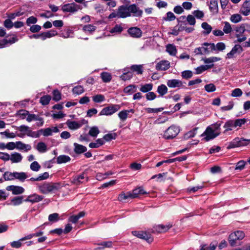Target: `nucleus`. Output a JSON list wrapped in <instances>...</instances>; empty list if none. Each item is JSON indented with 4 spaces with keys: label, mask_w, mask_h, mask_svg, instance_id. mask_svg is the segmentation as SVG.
Here are the masks:
<instances>
[{
    "label": "nucleus",
    "mask_w": 250,
    "mask_h": 250,
    "mask_svg": "<svg viewBox=\"0 0 250 250\" xmlns=\"http://www.w3.org/2000/svg\"><path fill=\"white\" fill-rule=\"evenodd\" d=\"M72 92L74 94L80 95L84 92V89L82 86L78 85L73 88Z\"/></svg>",
    "instance_id": "nucleus-62"
},
{
    "label": "nucleus",
    "mask_w": 250,
    "mask_h": 250,
    "mask_svg": "<svg viewBox=\"0 0 250 250\" xmlns=\"http://www.w3.org/2000/svg\"><path fill=\"white\" fill-rule=\"evenodd\" d=\"M124 92L127 95H131L136 91V86L133 84H130L124 89Z\"/></svg>",
    "instance_id": "nucleus-37"
},
{
    "label": "nucleus",
    "mask_w": 250,
    "mask_h": 250,
    "mask_svg": "<svg viewBox=\"0 0 250 250\" xmlns=\"http://www.w3.org/2000/svg\"><path fill=\"white\" fill-rule=\"evenodd\" d=\"M153 87L152 83H147L145 85H142L140 88V91L144 93H146L150 91Z\"/></svg>",
    "instance_id": "nucleus-48"
},
{
    "label": "nucleus",
    "mask_w": 250,
    "mask_h": 250,
    "mask_svg": "<svg viewBox=\"0 0 250 250\" xmlns=\"http://www.w3.org/2000/svg\"><path fill=\"white\" fill-rule=\"evenodd\" d=\"M127 32L131 37L135 38H140L142 35L141 30L137 27L129 28L127 30Z\"/></svg>",
    "instance_id": "nucleus-14"
},
{
    "label": "nucleus",
    "mask_w": 250,
    "mask_h": 250,
    "mask_svg": "<svg viewBox=\"0 0 250 250\" xmlns=\"http://www.w3.org/2000/svg\"><path fill=\"white\" fill-rule=\"evenodd\" d=\"M104 141L103 139H98L95 142L90 143L89 144V146L90 148H98L104 145Z\"/></svg>",
    "instance_id": "nucleus-39"
},
{
    "label": "nucleus",
    "mask_w": 250,
    "mask_h": 250,
    "mask_svg": "<svg viewBox=\"0 0 250 250\" xmlns=\"http://www.w3.org/2000/svg\"><path fill=\"white\" fill-rule=\"evenodd\" d=\"M85 215V212L81 211L77 215L71 216L68 219V221L73 224H76L80 218L84 217Z\"/></svg>",
    "instance_id": "nucleus-29"
},
{
    "label": "nucleus",
    "mask_w": 250,
    "mask_h": 250,
    "mask_svg": "<svg viewBox=\"0 0 250 250\" xmlns=\"http://www.w3.org/2000/svg\"><path fill=\"white\" fill-rule=\"evenodd\" d=\"M219 134V133L214 132V130L212 127L208 126L205 132L202 134L201 136L204 137V139L205 141H208L215 138Z\"/></svg>",
    "instance_id": "nucleus-5"
},
{
    "label": "nucleus",
    "mask_w": 250,
    "mask_h": 250,
    "mask_svg": "<svg viewBox=\"0 0 250 250\" xmlns=\"http://www.w3.org/2000/svg\"><path fill=\"white\" fill-rule=\"evenodd\" d=\"M179 126L172 125L169 126L164 132L163 138L166 139H171L175 138L179 133Z\"/></svg>",
    "instance_id": "nucleus-2"
},
{
    "label": "nucleus",
    "mask_w": 250,
    "mask_h": 250,
    "mask_svg": "<svg viewBox=\"0 0 250 250\" xmlns=\"http://www.w3.org/2000/svg\"><path fill=\"white\" fill-rule=\"evenodd\" d=\"M120 107L118 104H112L110 106L104 108L100 112L99 115L109 116L114 114L120 109Z\"/></svg>",
    "instance_id": "nucleus-4"
},
{
    "label": "nucleus",
    "mask_w": 250,
    "mask_h": 250,
    "mask_svg": "<svg viewBox=\"0 0 250 250\" xmlns=\"http://www.w3.org/2000/svg\"><path fill=\"white\" fill-rule=\"evenodd\" d=\"M66 124L69 128L72 130L77 129L80 128L82 125V124L79 123L76 121H72L69 120L67 121Z\"/></svg>",
    "instance_id": "nucleus-27"
},
{
    "label": "nucleus",
    "mask_w": 250,
    "mask_h": 250,
    "mask_svg": "<svg viewBox=\"0 0 250 250\" xmlns=\"http://www.w3.org/2000/svg\"><path fill=\"white\" fill-rule=\"evenodd\" d=\"M218 1L217 0H210L209 9L210 11L217 12L218 10Z\"/></svg>",
    "instance_id": "nucleus-51"
},
{
    "label": "nucleus",
    "mask_w": 250,
    "mask_h": 250,
    "mask_svg": "<svg viewBox=\"0 0 250 250\" xmlns=\"http://www.w3.org/2000/svg\"><path fill=\"white\" fill-rule=\"evenodd\" d=\"M23 197L22 196H16L10 199L8 205L17 206L22 204L23 202Z\"/></svg>",
    "instance_id": "nucleus-21"
},
{
    "label": "nucleus",
    "mask_w": 250,
    "mask_h": 250,
    "mask_svg": "<svg viewBox=\"0 0 250 250\" xmlns=\"http://www.w3.org/2000/svg\"><path fill=\"white\" fill-rule=\"evenodd\" d=\"M170 227L169 226L159 225L154 227L153 231L158 233H163L167 231Z\"/></svg>",
    "instance_id": "nucleus-28"
},
{
    "label": "nucleus",
    "mask_w": 250,
    "mask_h": 250,
    "mask_svg": "<svg viewBox=\"0 0 250 250\" xmlns=\"http://www.w3.org/2000/svg\"><path fill=\"white\" fill-rule=\"evenodd\" d=\"M129 192L131 193V199L137 198L139 195L147 194L142 187H139Z\"/></svg>",
    "instance_id": "nucleus-20"
},
{
    "label": "nucleus",
    "mask_w": 250,
    "mask_h": 250,
    "mask_svg": "<svg viewBox=\"0 0 250 250\" xmlns=\"http://www.w3.org/2000/svg\"><path fill=\"white\" fill-rule=\"evenodd\" d=\"M238 240L236 234L233 233H231L229 236V241L230 245L232 247L236 245V241Z\"/></svg>",
    "instance_id": "nucleus-46"
},
{
    "label": "nucleus",
    "mask_w": 250,
    "mask_h": 250,
    "mask_svg": "<svg viewBox=\"0 0 250 250\" xmlns=\"http://www.w3.org/2000/svg\"><path fill=\"white\" fill-rule=\"evenodd\" d=\"M201 27L204 30L203 34L205 35L209 34L212 30L211 26L206 22H203Z\"/></svg>",
    "instance_id": "nucleus-42"
},
{
    "label": "nucleus",
    "mask_w": 250,
    "mask_h": 250,
    "mask_svg": "<svg viewBox=\"0 0 250 250\" xmlns=\"http://www.w3.org/2000/svg\"><path fill=\"white\" fill-rule=\"evenodd\" d=\"M242 46L239 44H236L232 48L231 50L227 54L226 58H233L237 53L240 54L243 51Z\"/></svg>",
    "instance_id": "nucleus-13"
},
{
    "label": "nucleus",
    "mask_w": 250,
    "mask_h": 250,
    "mask_svg": "<svg viewBox=\"0 0 250 250\" xmlns=\"http://www.w3.org/2000/svg\"><path fill=\"white\" fill-rule=\"evenodd\" d=\"M81 9V6L74 2L64 4L62 7L64 12L75 13Z\"/></svg>",
    "instance_id": "nucleus-6"
},
{
    "label": "nucleus",
    "mask_w": 250,
    "mask_h": 250,
    "mask_svg": "<svg viewBox=\"0 0 250 250\" xmlns=\"http://www.w3.org/2000/svg\"><path fill=\"white\" fill-rule=\"evenodd\" d=\"M101 77L103 80V81L104 83L109 82L112 79L111 75L106 72H102L101 74Z\"/></svg>",
    "instance_id": "nucleus-43"
},
{
    "label": "nucleus",
    "mask_w": 250,
    "mask_h": 250,
    "mask_svg": "<svg viewBox=\"0 0 250 250\" xmlns=\"http://www.w3.org/2000/svg\"><path fill=\"white\" fill-rule=\"evenodd\" d=\"M224 26L223 28V32L226 34L230 33L232 31V28L230 23L227 21L224 22Z\"/></svg>",
    "instance_id": "nucleus-63"
},
{
    "label": "nucleus",
    "mask_w": 250,
    "mask_h": 250,
    "mask_svg": "<svg viewBox=\"0 0 250 250\" xmlns=\"http://www.w3.org/2000/svg\"><path fill=\"white\" fill-rule=\"evenodd\" d=\"M17 39L16 36L12 37L11 39H4L0 41V48H3L6 46V44L9 43L10 44L15 43L17 41Z\"/></svg>",
    "instance_id": "nucleus-30"
},
{
    "label": "nucleus",
    "mask_w": 250,
    "mask_h": 250,
    "mask_svg": "<svg viewBox=\"0 0 250 250\" xmlns=\"http://www.w3.org/2000/svg\"><path fill=\"white\" fill-rule=\"evenodd\" d=\"M41 166L37 161H34L30 165V169L35 172H38L41 169Z\"/></svg>",
    "instance_id": "nucleus-54"
},
{
    "label": "nucleus",
    "mask_w": 250,
    "mask_h": 250,
    "mask_svg": "<svg viewBox=\"0 0 250 250\" xmlns=\"http://www.w3.org/2000/svg\"><path fill=\"white\" fill-rule=\"evenodd\" d=\"M203 60L205 63H212L214 62L220 61L221 58L217 57H211L203 59Z\"/></svg>",
    "instance_id": "nucleus-50"
},
{
    "label": "nucleus",
    "mask_w": 250,
    "mask_h": 250,
    "mask_svg": "<svg viewBox=\"0 0 250 250\" xmlns=\"http://www.w3.org/2000/svg\"><path fill=\"white\" fill-rule=\"evenodd\" d=\"M235 127H241L243 125H244L247 121V120L245 118L243 119H237L235 120H233Z\"/></svg>",
    "instance_id": "nucleus-57"
},
{
    "label": "nucleus",
    "mask_w": 250,
    "mask_h": 250,
    "mask_svg": "<svg viewBox=\"0 0 250 250\" xmlns=\"http://www.w3.org/2000/svg\"><path fill=\"white\" fill-rule=\"evenodd\" d=\"M88 181V177L84 173H83L79 175L75 176L73 177L72 183L76 185H79L83 183L84 181Z\"/></svg>",
    "instance_id": "nucleus-12"
},
{
    "label": "nucleus",
    "mask_w": 250,
    "mask_h": 250,
    "mask_svg": "<svg viewBox=\"0 0 250 250\" xmlns=\"http://www.w3.org/2000/svg\"><path fill=\"white\" fill-rule=\"evenodd\" d=\"M217 246V243H211L209 246L207 245L202 246L200 250H215Z\"/></svg>",
    "instance_id": "nucleus-55"
},
{
    "label": "nucleus",
    "mask_w": 250,
    "mask_h": 250,
    "mask_svg": "<svg viewBox=\"0 0 250 250\" xmlns=\"http://www.w3.org/2000/svg\"><path fill=\"white\" fill-rule=\"evenodd\" d=\"M15 179L19 180L21 182H24L29 176L27 173L24 172H15Z\"/></svg>",
    "instance_id": "nucleus-31"
},
{
    "label": "nucleus",
    "mask_w": 250,
    "mask_h": 250,
    "mask_svg": "<svg viewBox=\"0 0 250 250\" xmlns=\"http://www.w3.org/2000/svg\"><path fill=\"white\" fill-rule=\"evenodd\" d=\"M213 66L214 64L212 63L211 64L201 65L195 69L196 73L197 74H200L203 73L204 71H206V70L213 67Z\"/></svg>",
    "instance_id": "nucleus-35"
},
{
    "label": "nucleus",
    "mask_w": 250,
    "mask_h": 250,
    "mask_svg": "<svg viewBox=\"0 0 250 250\" xmlns=\"http://www.w3.org/2000/svg\"><path fill=\"white\" fill-rule=\"evenodd\" d=\"M93 101L96 103H100L105 100V97L101 94H98L92 97Z\"/></svg>",
    "instance_id": "nucleus-58"
},
{
    "label": "nucleus",
    "mask_w": 250,
    "mask_h": 250,
    "mask_svg": "<svg viewBox=\"0 0 250 250\" xmlns=\"http://www.w3.org/2000/svg\"><path fill=\"white\" fill-rule=\"evenodd\" d=\"M73 30L68 28L61 31L59 36L64 39L73 38V36H71V35L73 34Z\"/></svg>",
    "instance_id": "nucleus-24"
},
{
    "label": "nucleus",
    "mask_w": 250,
    "mask_h": 250,
    "mask_svg": "<svg viewBox=\"0 0 250 250\" xmlns=\"http://www.w3.org/2000/svg\"><path fill=\"white\" fill-rule=\"evenodd\" d=\"M133 76L131 71H127L125 69H124L123 74L120 76L121 79L123 81L130 80Z\"/></svg>",
    "instance_id": "nucleus-40"
},
{
    "label": "nucleus",
    "mask_w": 250,
    "mask_h": 250,
    "mask_svg": "<svg viewBox=\"0 0 250 250\" xmlns=\"http://www.w3.org/2000/svg\"><path fill=\"white\" fill-rule=\"evenodd\" d=\"M167 84L169 88H184L185 85L184 83L178 79L168 80L167 82Z\"/></svg>",
    "instance_id": "nucleus-8"
},
{
    "label": "nucleus",
    "mask_w": 250,
    "mask_h": 250,
    "mask_svg": "<svg viewBox=\"0 0 250 250\" xmlns=\"http://www.w3.org/2000/svg\"><path fill=\"white\" fill-rule=\"evenodd\" d=\"M123 30V27L120 24H116L114 27L110 29V32L112 34H120Z\"/></svg>",
    "instance_id": "nucleus-47"
},
{
    "label": "nucleus",
    "mask_w": 250,
    "mask_h": 250,
    "mask_svg": "<svg viewBox=\"0 0 250 250\" xmlns=\"http://www.w3.org/2000/svg\"><path fill=\"white\" fill-rule=\"evenodd\" d=\"M51 100V97L49 95H45L42 97L40 99V103L42 105H47Z\"/></svg>",
    "instance_id": "nucleus-64"
},
{
    "label": "nucleus",
    "mask_w": 250,
    "mask_h": 250,
    "mask_svg": "<svg viewBox=\"0 0 250 250\" xmlns=\"http://www.w3.org/2000/svg\"><path fill=\"white\" fill-rule=\"evenodd\" d=\"M128 199H131V193H130V192H127L126 193L123 192L119 195L118 200L120 201L124 202Z\"/></svg>",
    "instance_id": "nucleus-41"
},
{
    "label": "nucleus",
    "mask_w": 250,
    "mask_h": 250,
    "mask_svg": "<svg viewBox=\"0 0 250 250\" xmlns=\"http://www.w3.org/2000/svg\"><path fill=\"white\" fill-rule=\"evenodd\" d=\"M26 121L28 122H31L33 121H39V122L37 123V125L39 126H42L44 124L43 119L39 115L34 114H29L28 116L26 117Z\"/></svg>",
    "instance_id": "nucleus-9"
},
{
    "label": "nucleus",
    "mask_w": 250,
    "mask_h": 250,
    "mask_svg": "<svg viewBox=\"0 0 250 250\" xmlns=\"http://www.w3.org/2000/svg\"><path fill=\"white\" fill-rule=\"evenodd\" d=\"M223 127L225 129L224 132V133L227 132L229 131H231L234 128H236L233 120H228L225 123Z\"/></svg>",
    "instance_id": "nucleus-26"
},
{
    "label": "nucleus",
    "mask_w": 250,
    "mask_h": 250,
    "mask_svg": "<svg viewBox=\"0 0 250 250\" xmlns=\"http://www.w3.org/2000/svg\"><path fill=\"white\" fill-rule=\"evenodd\" d=\"M210 45V48L214 51H223L226 49V45L224 42H218L216 44L214 43L208 44Z\"/></svg>",
    "instance_id": "nucleus-22"
},
{
    "label": "nucleus",
    "mask_w": 250,
    "mask_h": 250,
    "mask_svg": "<svg viewBox=\"0 0 250 250\" xmlns=\"http://www.w3.org/2000/svg\"><path fill=\"white\" fill-rule=\"evenodd\" d=\"M132 233L134 236H135L138 238L145 240L148 243L152 242L153 240L151 235L149 233H146L145 231H134L132 232Z\"/></svg>",
    "instance_id": "nucleus-7"
},
{
    "label": "nucleus",
    "mask_w": 250,
    "mask_h": 250,
    "mask_svg": "<svg viewBox=\"0 0 250 250\" xmlns=\"http://www.w3.org/2000/svg\"><path fill=\"white\" fill-rule=\"evenodd\" d=\"M130 69L133 71L136 72L137 74H142L143 73L142 65H132L130 67Z\"/></svg>",
    "instance_id": "nucleus-49"
},
{
    "label": "nucleus",
    "mask_w": 250,
    "mask_h": 250,
    "mask_svg": "<svg viewBox=\"0 0 250 250\" xmlns=\"http://www.w3.org/2000/svg\"><path fill=\"white\" fill-rule=\"evenodd\" d=\"M170 67V62L167 60H163L158 62L156 65V69L158 71H165Z\"/></svg>",
    "instance_id": "nucleus-16"
},
{
    "label": "nucleus",
    "mask_w": 250,
    "mask_h": 250,
    "mask_svg": "<svg viewBox=\"0 0 250 250\" xmlns=\"http://www.w3.org/2000/svg\"><path fill=\"white\" fill-rule=\"evenodd\" d=\"M18 129L21 133H19L17 135V136L23 138L24 137L25 135H27L29 136H32L33 135L31 134L32 133V131L30 129L29 127L25 125H21L18 127Z\"/></svg>",
    "instance_id": "nucleus-11"
},
{
    "label": "nucleus",
    "mask_w": 250,
    "mask_h": 250,
    "mask_svg": "<svg viewBox=\"0 0 250 250\" xmlns=\"http://www.w3.org/2000/svg\"><path fill=\"white\" fill-rule=\"evenodd\" d=\"M100 133V130L98 127L93 126L90 128L88 134L90 136L94 137H97L98 134Z\"/></svg>",
    "instance_id": "nucleus-52"
},
{
    "label": "nucleus",
    "mask_w": 250,
    "mask_h": 250,
    "mask_svg": "<svg viewBox=\"0 0 250 250\" xmlns=\"http://www.w3.org/2000/svg\"><path fill=\"white\" fill-rule=\"evenodd\" d=\"M130 112H133V109L124 110L120 111L118 113V116L120 120L122 121H125L128 117V115Z\"/></svg>",
    "instance_id": "nucleus-32"
},
{
    "label": "nucleus",
    "mask_w": 250,
    "mask_h": 250,
    "mask_svg": "<svg viewBox=\"0 0 250 250\" xmlns=\"http://www.w3.org/2000/svg\"><path fill=\"white\" fill-rule=\"evenodd\" d=\"M250 141V140H247L243 138H236L230 142L227 149H231L237 147L244 146L247 145V142Z\"/></svg>",
    "instance_id": "nucleus-3"
},
{
    "label": "nucleus",
    "mask_w": 250,
    "mask_h": 250,
    "mask_svg": "<svg viewBox=\"0 0 250 250\" xmlns=\"http://www.w3.org/2000/svg\"><path fill=\"white\" fill-rule=\"evenodd\" d=\"M16 148L18 150H24L28 151L31 149V146L29 145H26L21 141L16 142Z\"/></svg>",
    "instance_id": "nucleus-25"
},
{
    "label": "nucleus",
    "mask_w": 250,
    "mask_h": 250,
    "mask_svg": "<svg viewBox=\"0 0 250 250\" xmlns=\"http://www.w3.org/2000/svg\"><path fill=\"white\" fill-rule=\"evenodd\" d=\"M40 192L42 194H47L50 192H54L61 188L59 183H44L38 185Z\"/></svg>",
    "instance_id": "nucleus-1"
},
{
    "label": "nucleus",
    "mask_w": 250,
    "mask_h": 250,
    "mask_svg": "<svg viewBox=\"0 0 250 250\" xmlns=\"http://www.w3.org/2000/svg\"><path fill=\"white\" fill-rule=\"evenodd\" d=\"M22 159V155L18 152H14L10 155V160L13 163H18L21 161Z\"/></svg>",
    "instance_id": "nucleus-23"
},
{
    "label": "nucleus",
    "mask_w": 250,
    "mask_h": 250,
    "mask_svg": "<svg viewBox=\"0 0 250 250\" xmlns=\"http://www.w3.org/2000/svg\"><path fill=\"white\" fill-rule=\"evenodd\" d=\"M198 127H195L192 130L188 132L185 134V138L186 139H189L190 138L194 137L197 133Z\"/></svg>",
    "instance_id": "nucleus-56"
},
{
    "label": "nucleus",
    "mask_w": 250,
    "mask_h": 250,
    "mask_svg": "<svg viewBox=\"0 0 250 250\" xmlns=\"http://www.w3.org/2000/svg\"><path fill=\"white\" fill-rule=\"evenodd\" d=\"M59 219V214L57 213H54L48 216V220L51 222H56Z\"/></svg>",
    "instance_id": "nucleus-60"
},
{
    "label": "nucleus",
    "mask_w": 250,
    "mask_h": 250,
    "mask_svg": "<svg viewBox=\"0 0 250 250\" xmlns=\"http://www.w3.org/2000/svg\"><path fill=\"white\" fill-rule=\"evenodd\" d=\"M15 172H5L3 174V178L5 181L13 180L15 179Z\"/></svg>",
    "instance_id": "nucleus-59"
},
{
    "label": "nucleus",
    "mask_w": 250,
    "mask_h": 250,
    "mask_svg": "<svg viewBox=\"0 0 250 250\" xmlns=\"http://www.w3.org/2000/svg\"><path fill=\"white\" fill-rule=\"evenodd\" d=\"M128 8L130 15L132 14L134 16L139 17L141 16L143 13V11L134 4L129 5Z\"/></svg>",
    "instance_id": "nucleus-19"
},
{
    "label": "nucleus",
    "mask_w": 250,
    "mask_h": 250,
    "mask_svg": "<svg viewBox=\"0 0 250 250\" xmlns=\"http://www.w3.org/2000/svg\"><path fill=\"white\" fill-rule=\"evenodd\" d=\"M242 17L240 14H233L230 17V21L233 23H237L242 20Z\"/></svg>",
    "instance_id": "nucleus-61"
},
{
    "label": "nucleus",
    "mask_w": 250,
    "mask_h": 250,
    "mask_svg": "<svg viewBox=\"0 0 250 250\" xmlns=\"http://www.w3.org/2000/svg\"><path fill=\"white\" fill-rule=\"evenodd\" d=\"M167 52L171 56H174L177 53V49L175 45L172 44H168L166 46Z\"/></svg>",
    "instance_id": "nucleus-34"
},
{
    "label": "nucleus",
    "mask_w": 250,
    "mask_h": 250,
    "mask_svg": "<svg viewBox=\"0 0 250 250\" xmlns=\"http://www.w3.org/2000/svg\"><path fill=\"white\" fill-rule=\"evenodd\" d=\"M36 148L40 152L44 153L47 150V146L45 143L40 142L38 144Z\"/></svg>",
    "instance_id": "nucleus-53"
},
{
    "label": "nucleus",
    "mask_w": 250,
    "mask_h": 250,
    "mask_svg": "<svg viewBox=\"0 0 250 250\" xmlns=\"http://www.w3.org/2000/svg\"><path fill=\"white\" fill-rule=\"evenodd\" d=\"M59 131L57 127H48L44 129H41L39 130L44 136H48L52 135L53 132L57 133Z\"/></svg>",
    "instance_id": "nucleus-17"
},
{
    "label": "nucleus",
    "mask_w": 250,
    "mask_h": 250,
    "mask_svg": "<svg viewBox=\"0 0 250 250\" xmlns=\"http://www.w3.org/2000/svg\"><path fill=\"white\" fill-rule=\"evenodd\" d=\"M6 189L7 190L11 191L14 195L21 194L24 191V189L22 187L14 185L8 186Z\"/></svg>",
    "instance_id": "nucleus-15"
},
{
    "label": "nucleus",
    "mask_w": 250,
    "mask_h": 250,
    "mask_svg": "<svg viewBox=\"0 0 250 250\" xmlns=\"http://www.w3.org/2000/svg\"><path fill=\"white\" fill-rule=\"evenodd\" d=\"M74 146H75L74 151L77 154L83 153L87 150V148L85 146L76 143H74Z\"/></svg>",
    "instance_id": "nucleus-36"
},
{
    "label": "nucleus",
    "mask_w": 250,
    "mask_h": 250,
    "mask_svg": "<svg viewBox=\"0 0 250 250\" xmlns=\"http://www.w3.org/2000/svg\"><path fill=\"white\" fill-rule=\"evenodd\" d=\"M43 198L42 196L34 193L28 196L27 198L25 200V201L35 203L41 201Z\"/></svg>",
    "instance_id": "nucleus-18"
},
{
    "label": "nucleus",
    "mask_w": 250,
    "mask_h": 250,
    "mask_svg": "<svg viewBox=\"0 0 250 250\" xmlns=\"http://www.w3.org/2000/svg\"><path fill=\"white\" fill-rule=\"evenodd\" d=\"M240 12L244 16L249 15L250 13V6L244 1L240 8Z\"/></svg>",
    "instance_id": "nucleus-33"
},
{
    "label": "nucleus",
    "mask_w": 250,
    "mask_h": 250,
    "mask_svg": "<svg viewBox=\"0 0 250 250\" xmlns=\"http://www.w3.org/2000/svg\"><path fill=\"white\" fill-rule=\"evenodd\" d=\"M119 18H125L130 16L128 6L122 5L118 9Z\"/></svg>",
    "instance_id": "nucleus-10"
},
{
    "label": "nucleus",
    "mask_w": 250,
    "mask_h": 250,
    "mask_svg": "<svg viewBox=\"0 0 250 250\" xmlns=\"http://www.w3.org/2000/svg\"><path fill=\"white\" fill-rule=\"evenodd\" d=\"M96 29V27L92 24H87L83 26V30L85 33H92Z\"/></svg>",
    "instance_id": "nucleus-44"
},
{
    "label": "nucleus",
    "mask_w": 250,
    "mask_h": 250,
    "mask_svg": "<svg viewBox=\"0 0 250 250\" xmlns=\"http://www.w3.org/2000/svg\"><path fill=\"white\" fill-rule=\"evenodd\" d=\"M167 87L165 84H161L158 86L157 92L161 96H163L167 92Z\"/></svg>",
    "instance_id": "nucleus-45"
},
{
    "label": "nucleus",
    "mask_w": 250,
    "mask_h": 250,
    "mask_svg": "<svg viewBox=\"0 0 250 250\" xmlns=\"http://www.w3.org/2000/svg\"><path fill=\"white\" fill-rule=\"evenodd\" d=\"M70 160V157L67 155H60L57 158V163L58 164L65 163L69 162Z\"/></svg>",
    "instance_id": "nucleus-38"
}]
</instances>
